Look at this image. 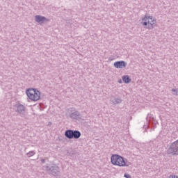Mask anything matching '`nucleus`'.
I'll return each mask as SVG.
<instances>
[{"label":"nucleus","instance_id":"4","mask_svg":"<svg viewBox=\"0 0 178 178\" xmlns=\"http://www.w3.org/2000/svg\"><path fill=\"white\" fill-rule=\"evenodd\" d=\"M45 169L49 175H52L53 176H59L60 174V169L56 164H52L51 166L45 165Z\"/></svg>","mask_w":178,"mask_h":178},{"label":"nucleus","instance_id":"9","mask_svg":"<svg viewBox=\"0 0 178 178\" xmlns=\"http://www.w3.org/2000/svg\"><path fill=\"white\" fill-rule=\"evenodd\" d=\"M126 66H127V63L124 60L116 61L114 63V67L116 69H124Z\"/></svg>","mask_w":178,"mask_h":178},{"label":"nucleus","instance_id":"11","mask_svg":"<svg viewBox=\"0 0 178 178\" xmlns=\"http://www.w3.org/2000/svg\"><path fill=\"white\" fill-rule=\"evenodd\" d=\"M111 102L112 103L113 105H118V104H122V98L120 97H111Z\"/></svg>","mask_w":178,"mask_h":178},{"label":"nucleus","instance_id":"17","mask_svg":"<svg viewBox=\"0 0 178 178\" xmlns=\"http://www.w3.org/2000/svg\"><path fill=\"white\" fill-rule=\"evenodd\" d=\"M41 162H42V163H45V159H41Z\"/></svg>","mask_w":178,"mask_h":178},{"label":"nucleus","instance_id":"13","mask_svg":"<svg viewBox=\"0 0 178 178\" xmlns=\"http://www.w3.org/2000/svg\"><path fill=\"white\" fill-rule=\"evenodd\" d=\"M149 118H151V114H148L147 117V122H148V123H149L151 122V120H153L154 124H158V122L155 121V120L154 119V118H152V119H149Z\"/></svg>","mask_w":178,"mask_h":178},{"label":"nucleus","instance_id":"19","mask_svg":"<svg viewBox=\"0 0 178 178\" xmlns=\"http://www.w3.org/2000/svg\"><path fill=\"white\" fill-rule=\"evenodd\" d=\"M49 124H51V122H49Z\"/></svg>","mask_w":178,"mask_h":178},{"label":"nucleus","instance_id":"12","mask_svg":"<svg viewBox=\"0 0 178 178\" xmlns=\"http://www.w3.org/2000/svg\"><path fill=\"white\" fill-rule=\"evenodd\" d=\"M122 81L125 83V84H129L131 81V79L128 75H124L122 76Z\"/></svg>","mask_w":178,"mask_h":178},{"label":"nucleus","instance_id":"6","mask_svg":"<svg viewBox=\"0 0 178 178\" xmlns=\"http://www.w3.org/2000/svg\"><path fill=\"white\" fill-rule=\"evenodd\" d=\"M168 155H178V140L172 143L167 150Z\"/></svg>","mask_w":178,"mask_h":178},{"label":"nucleus","instance_id":"2","mask_svg":"<svg viewBox=\"0 0 178 178\" xmlns=\"http://www.w3.org/2000/svg\"><path fill=\"white\" fill-rule=\"evenodd\" d=\"M111 162L112 165L115 166H120L124 168V166H129L130 163H126L124 161V159L122 157V156L118 154H113L111 157Z\"/></svg>","mask_w":178,"mask_h":178},{"label":"nucleus","instance_id":"20","mask_svg":"<svg viewBox=\"0 0 178 178\" xmlns=\"http://www.w3.org/2000/svg\"><path fill=\"white\" fill-rule=\"evenodd\" d=\"M49 124H51V122H49Z\"/></svg>","mask_w":178,"mask_h":178},{"label":"nucleus","instance_id":"15","mask_svg":"<svg viewBox=\"0 0 178 178\" xmlns=\"http://www.w3.org/2000/svg\"><path fill=\"white\" fill-rule=\"evenodd\" d=\"M172 92H175L173 93V95H177V92H178L177 89H172Z\"/></svg>","mask_w":178,"mask_h":178},{"label":"nucleus","instance_id":"14","mask_svg":"<svg viewBox=\"0 0 178 178\" xmlns=\"http://www.w3.org/2000/svg\"><path fill=\"white\" fill-rule=\"evenodd\" d=\"M34 155H35V152L34 151H30L29 152L26 153L28 158H31V156H34Z\"/></svg>","mask_w":178,"mask_h":178},{"label":"nucleus","instance_id":"16","mask_svg":"<svg viewBox=\"0 0 178 178\" xmlns=\"http://www.w3.org/2000/svg\"><path fill=\"white\" fill-rule=\"evenodd\" d=\"M168 178H178V176H176V175H170Z\"/></svg>","mask_w":178,"mask_h":178},{"label":"nucleus","instance_id":"8","mask_svg":"<svg viewBox=\"0 0 178 178\" xmlns=\"http://www.w3.org/2000/svg\"><path fill=\"white\" fill-rule=\"evenodd\" d=\"M15 108V112H17V113H19V115H24V112H26V106H24V105L16 104Z\"/></svg>","mask_w":178,"mask_h":178},{"label":"nucleus","instance_id":"10","mask_svg":"<svg viewBox=\"0 0 178 178\" xmlns=\"http://www.w3.org/2000/svg\"><path fill=\"white\" fill-rule=\"evenodd\" d=\"M35 22H36V23H39V24H42V23H44V22H49V20L44 16L35 15Z\"/></svg>","mask_w":178,"mask_h":178},{"label":"nucleus","instance_id":"1","mask_svg":"<svg viewBox=\"0 0 178 178\" xmlns=\"http://www.w3.org/2000/svg\"><path fill=\"white\" fill-rule=\"evenodd\" d=\"M156 19L152 15H145L142 18L141 24L144 26L147 30H152L155 27Z\"/></svg>","mask_w":178,"mask_h":178},{"label":"nucleus","instance_id":"5","mask_svg":"<svg viewBox=\"0 0 178 178\" xmlns=\"http://www.w3.org/2000/svg\"><path fill=\"white\" fill-rule=\"evenodd\" d=\"M65 136L67 138H69V140H72V138H75L76 140H78V138H80L81 137V132L78 130H72L68 129L65 131Z\"/></svg>","mask_w":178,"mask_h":178},{"label":"nucleus","instance_id":"3","mask_svg":"<svg viewBox=\"0 0 178 178\" xmlns=\"http://www.w3.org/2000/svg\"><path fill=\"white\" fill-rule=\"evenodd\" d=\"M26 94L28 98H29L31 101H33L34 102L40 100V98H41V92H40V90L35 88H31L27 89L26 91Z\"/></svg>","mask_w":178,"mask_h":178},{"label":"nucleus","instance_id":"18","mask_svg":"<svg viewBox=\"0 0 178 178\" xmlns=\"http://www.w3.org/2000/svg\"><path fill=\"white\" fill-rule=\"evenodd\" d=\"M118 83H122L121 79L118 80Z\"/></svg>","mask_w":178,"mask_h":178},{"label":"nucleus","instance_id":"7","mask_svg":"<svg viewBox=\"0 0 178 178\" xmlns=\"http://www.w3.org/2000/svg\"><path fill=\"white\" fill-rule=\"evenodd\" d=\"M70 109L71 111H72L73 113L70 114V118L71 119H74L75 120L80 119V116H81L80 112H79L78 111H76V108H71Z\"/></svg>","mask_w":178,"mask_h":178}]
</instances>
